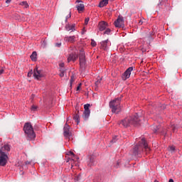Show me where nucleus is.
Returning <instances> with one entry per match:
<instances>
[{"label":"nucleus","mask_w":182,"mask_h":182,"mask_svg":"<svg viewBox=\"0 0 182 182\" xmlns=\"http://www.w3.org/2000/svg\"><path fill=\"white\" fill-rule=\"evenodd\" d=\"M37 56H38V54L36 53V51H33L31 55V60H33V62H36Z\"/></svg>","instance_id":"22"},{"label":"nucleus","mask_w":182,"mask_h":182,"mask_svg":"<svg viewBox=\"0 0 182 182\" xmlns=\"http://www.w3.org/2000/svg\"><path fill=\"white\" fill-rule=\"evenodd\" d=\"M33 77L37 80H39L41 77H43V75L42 74V71L38 70V68H36L33 70Z\"/></svg>","instance_id":"9"},{"label":"nucleus","mask_w":182,"mask_h":182,"mask_svg":"<svg viewBox=\"0 0 182 182\" xmlns=\"http://www.w3.org/2000/svg\"><path fill=\"white\" fill-rule=\"evenodd\" d=\"M36 109H38V106H36V105H33L31 107V110H33V112H35L36 110Z\"/></svg>","instance_id":"32"},{"label":"nucleus","mask_w":182,"mask_h":182,"mask_svg":"<svg viewBox=\"0 0 182 182\" xmlns=\"http://www.w3.org/2000/svg\"><path fill=\"white\" fill-rule=\"evenodd\" d=\"M133 72V67H129L127 70L122 74V80H127Z\"/></svg>","instance_id":"7"},{"label":"nucleus","mask_w":182,"mask_h":182,"mask_svg":"<svg viewBox=\"0 0 182 182\" xmlns=\"http://www.w3.org/2000/svg\"><path fill=\"white\" fill-rule=\"evenodd\" d=\"M111 141L112 143H116V137H114Z\"/></svg>","instance_id":"43"},{"label":"nucleus","mask_w":182,"mask_h":182,"mask_svg":"<svg viewBox=\"0 0 182 182\" xmlns=\"http://www.w3.org/2000/svg\"><path fill=\"white\" fill-rule=\"evenodd\" d=\"M76 2H78V3H79V2H80V1H79V0H77V1H76Z\"/></svg>","instance_id":"48"},{"label":"nucleus","mask_w":182,"mask_h":182,"mask_svg":"<svg viewBox=\"0 0 182 182\" xmlns=\"http://www.w3.org/2000/svg\"><path fill=\"white\" fill-rule=\"evenodd\" d=\"M102 82V78H98L97 80L95 82V85L97 87L99 86V84L101 83Z\"/></svg>","instance_id":"29"},{"label":"nucleus","mask_w":182,"mask_h":182,"mask_svg":"<svg viewBox=\"0 0 182 182\" xmlns=\"http://www.w3.org/2000/svg\"><path fill=\"white\" fill-rule=\"evenodd\" d=\"M110 32H112V30H110V28H107L104 32V35H110Z\"/></svg>","instance_id":"27"},{"label":"nucleus","mask_w":182,"mask_h":182,"mask_svg":"<svg viewBox=\"0 0 182 182\" xmlns=\"http://www.w3.org/2000/svg\"><path fill=\"white\" fill-rule=\"evenodd\" d=\"M114 25L116 28H123L124 26V18H123V16H119Z\"/></svg>","instance_id":"5"},{"label":"nucleus","mask_w":182,"mask_h":182,"mask_svg":"<svg viewBox=\"0 0 182 182\" xmlns=\"http://www.w3.org/2000/svg\"><path fill=\"white\" fill-rule=\"evenodd\" d=\"M11 1H12V0H6V4H10V3H11Z\"/></svg>","instance_id":"44"},{"label":"nucleus","mask_w":182,"mask_h":182,"mask_svg":"<svg viewBox=\"0 0 182 182\" xmlns=\"http://www.w3.org/2000/svg\"><path fill=\"white\" fill-rule=\"evenodd\" d=\"M81 86H82V83H80V84L78 85V86L77 87L76 90H77V91L80 90Z\"/></svg>","instance_id":"36"},{"label":"nucleus","mask_w":182,"mask_h":182,"mask_svg":"<svg viewBox=\"0 0 182 182\" xmlns=\"http://www.w3.org/2000/svg\"><path fill=\"white\" fill-rule=\"evenodd\" d=\"M80 65L85 66L86 65V55L85 54V50L81 49L79 54Z\"/></svg>","instance_id":"4"},{"label":"nucleus","mask_w":182,"mask_h":182,"mask_svg":"<svg viewBox=\"0 0 182 182\" xmlns=\"http://www.w3.org/2000/svg\"><path fill=\"white\" fill-rule=\"evenodd\" d=\"M107 4H109V0H102L100 2L99 6H100V8H103V7L106 6L107 5Z\"/></svg>","instance_id":"20"},{"label":"nucleus","mask_w":182,"mask_h":182,"mask_svg":"<svg viewBox=\"0 0 182 182\" xmlns=\"http://www.w3.org/2000/svg\"><path fill=\"white\" fill-rule=\"evenodd\" d=\"M23 131L27 134V137L30 139V140H33L35 137H36V134H35V132H33V127L31 123L27 122L24 124Z\"/></svg>","instance_id":"3"},{"label":"nucleus","mask_w":182,"mask_h":182,"mask_svg":"<svg viewBox=\"0 0 182 182\" xmlns=\"http://www.w3.org/2000/svg\"><path fill=\"white\" fill-rule=\"evenodd\" d=\"M68 15L65 17V22H68V19L72 17V12L68 11Z\"/></svg>","instance_id":"26"},{"label":"nucleus","mask_w":182,"mask_h":182,"mask_svg":"<svg viewBox=\"0 0 182 182\" xmlns=\"http://www.w3.org/2000/svg\"><path fill=\"white\" fill-rule=\"evenodd\" d=\"M19 5H21V6H23L24 8L29 7V4H28V2H26V1H22L19 4Z\"/></svg>","instance_id":"25"},{"label":"nucleus","mask_w":182,"mask_h":182,"mask_svg":"<svg viewBox=\"0 0 182 182\" xmlns=\"http://www.w3.org/2000/svg\"><path fill=\"white\" fill-rule=\"evenodd\" d=\"M77 59V54L71 53L68 55V62H75Z\"/></svg>","instance_id":"14"},{"label":"nucleus","mask_w":182,"mask_h":182,"mask_svg":"<svg viewBox=\"0 0 182 182\" xmlns=\"http://www.w3.org/2000/svg\"><path fill=\"white\" fill-rule=\"evenodd\" d=\"M140 144H142V147H144L145 153L149 154V153H150V147H149V144H147V142L144 138H142V139L140 141Z\"/></svg>","instance_id":"8"},{"label":"nucleus","mask_w":182,"mask_h":182,"mask_svg":"<svg viewBox=\"0 0 182 182\" xmlns=\"http://www.w3.org/2000/svg\"><path fill=\"white\" fill-rule=\"evenodd\" d=\"M62 46V43H55V46H57V48H60V46Z\"/></svg>","instance_id":"40"},{"label":"nucleus","mask_w":182,"mask_h":182,"mask_svg":"<svg viewBox=\"0 0 182 182\" xmlns=\"http://www.w3.org/2000/svg\"><path fill=\"white\" fill-rule=\"evenodd\" d=\"M0 151L1 153H5L6 154V153H8L9 151H11V146L8 144H5L4 146H2L0 149Z\"/></svg>","instance_id":"12"},{"label":"nucleus","mask_w":182,"mask_h":182,"mask_svg":"<svg viewBox=\"0 0 182 182\" xmlns=\"http://www.w3.org/2000/svg\"><path fill=\"white\" fill-rule=\"evenodd\" d=\"M71 154L74 155L73 152H72Z\"/></svg>","instance_id":"50"},{"label":"nucleus","mask_w":182,"mask_h":182,"mask_svg":"<svg viewBox=\"0 0 182 182\" xmlns=\"http://www.w3.org/2000/svg\"><path fill=\"white\" fill-rule=\"evenodd\" d=\"M168 182H174V180H173V179H169Z\"/></svg>","instance_id":"45"},{"label":"nucleus","mask_w":182,"mask_h":182,"mask_svg":"<svg viewBox=\"0 0 182 182\" xmlns=\"http://www.w3.org/2000/svg\"><path fill=\"white\" fill-rule=\"evenodd\" d=\"M109 40H106L104 41H102L100 43L101 45V49H103L104 50H106L107 49V42Z\"/></svg>","instance_id":"19"},{"label":"nucleus","mask_w":182,"mask_h":182,"mask_svg":"<svg viewBox=\"0 0 182 182\" xmlns=\"http://www.w3.org/2000/svg\"><path fill=\"white\" fill-rule=\"evenodd\" d=\"M75 82V77L73 76H71V78L70 80V85H72V83Z\"/></svg>","instance_id":"33"},{"label":"nucleus","mask_w":182,"mask_h":182,"mask_svg":"<svg viewBox=\"0 0 182 182\" xmlns=\"http://www.w3.org/2000/svg\"><path fill=\"white\" fill-rule=\"evenodd\" d=\"M122 96L120 97L115 98L109 102V107L112 109V113H120L122 108L120 107V102H122Z\"/></svg>","instance_id":"2"},{"label":"nucleus","mask_w":182,"mask_h":182,"mask_svg":"<svg viewBox=\"0 0 182 182\" xmlns=\"http://www.w3.org/2000/svg\"><path fill=\"white\" fill-rule=\"evenodd\" d=\"M119 124H122L123 127H129L130 126H139L140 124V119H139V115L137 114L132 117H128L122 119Z\"/></svg>","instance_id":"1"},{"label":"nucleus","mask_w":182,"mask_h":182,"mask_svg":"<svg viewBox=\"0 0 182 182\" xmlns=\"http://www.w3.org/2000/svg\"><path fill=\"white\" fill-rule=\"evenodd\" d=\"M59 66H60V68H63L65 67V63H61L59 64Z\"/></svg>","instance_id":"38"},{"label":"nucleus","mask_w":182,"mask_h":182,"mask_svg":"<svg viewBox=\"0 0 182 182\" xmlns=\"http://www.w3.org/2000/svg\"><path fill=\"white\" fill-rule=\"evenodd\" d=\"M82 177V174H78L75 178V181H80V178Z\"/></svg>","instance_id":"28"},{"label":"nucleus","mask_w":182,"mask_h":182,"mask_svg":"<svg viewBox=\"0 0 182 182\" xmlns=\"http://www.w3.org/2000/svg\"><path fill=\"white\" fill-rule=\"evenodd\" d=\"M69 129H70V127L68 124H65V127H64V136L68 139L69 140H70V136H72V133H70V132L69 131Z\"/></svg>","instance_id":"10"},{"label":"nucleus","mask_w":182,"mask_h":182,"mask_svg":"<svg viewBox=\"0 0 182 182\" xmlns=\"http://www.w3.org/2000/svg\"><path fill=\"white\" fill-rule=\"evenodd\" d=\"M168 151H170V153H176V146H171L168 148Z\"/></svg>","instance_id":"24"},{"label":"nucleus","mask_w":182,"mask_h":182,"mask_svg":"<svg viewBox=\"0 0 182 182\" xmlns=\"http://www.w3.org/2000/svg\"><path fill=\"white\" fill-rule=\"evenodd\" d=\"M107 28V23L105 22V21H101L99 23V30L101 31H105V29H106Z\"/></svg>","instance_id":"15"},{"label":"nucleus","mask_w":182,"mask_h":182,"mask_svg":"<svg viewBox=\"0 0 182 182\" xmlns=\"http://www.w3.org/2000/svg\"><path fill=\"white\" fill-rule=\"evenodd\" d=\"M143 150V145L141 144H139L138 145H136L133 149V154L134 156H137L139 153H140Z\"/></svg>","instance_id":"11"},{"label":"nucleus","mask_w":182,"mask_h":182,"mask_svg":"<svg viewBox=\"0 0 182 182\" xmlns=\"http://www.w3.org/2000/svg\"><path fill=\"white\" fill-rule=\"evenodd\" d=\"M113 1H114V0H111L112 2H113Z\"/></svg>","instance_id":"51"},{"label":"nucleus","mask_w":182,"mask_h":182,"mask_svg":"<svg viewBox=\"0 0 182 182\" xmlns=\"http://www.w3.org/2000/svg\"><path fill=\"white\" fill-rule=\"evenodd\" d=\"M73 119L76 122L77 124H79V123H80V117L79 116V110L75 112Z\"/></svg>","instance_id":"18"},{"label":"nucleus","mask_w":182,"mask_h":182,"mask_svg":"<svg viewBox=\"0 0 182 182\" xmlns=\"http://www.w3.org/2000/svg\"><path fill=\"white\" fill-rule=\"evenodd\" d=\"M171 129H172L173 132H176V129H177V127L175 126V125H172V126H171Z\"/></svg>","instance_id":"35"},{"label":"nucleus","mask_w":182,"mask_h":182,"mask_svg":"<svg viewBox=\"0 0 182 182\" xmlns=\"http://www.w3.org/2000/svg\"><path fill=\"white\" fill-rule=\"evenodd\" d=\"M143 22H141V21H139V25H142Z\"/></svg>","instance_id":"46"},{"label":"nucleus","mask_w":182,"mask_h":182,"mask_svg":"<svg viewBox=\"0 0 182 182\" xmlns=\"http://www.w3.org/2000/svg\"><path fill=\"white\" fill-rule=\"evenodd\" d=\"M87 23H89V18H87L85 20V25H87Z\"/></svg>","instance_id":"37"},{"label":"nucleus","mask_w":182,"mask_h":182,"mask_svg":"<svg viewBox=\"0 0 182 182\" xmlns=\"http://www.w3.org/2000/svg\"><path fill=\"white\" fill-rule=\"evenodd\" d=\"M75 26L76 25L75 23H73V24H67L65 26V29H66V31H68V32H70V31H71V32H73L74 31H75Z\"/></svg>","instance_id":"16"},{"label":"nucleus","mask_w":182,"mask_h":182,"mask_svg":"<svg viewBox=\"0 0 182 182\" xmlns=\"http://www.w3.org/2000/svg\"><path fill=\"white\" fill-rule=\"evenodd\" d=\"M151 129H152L154 133H157L159 129H160V126L154 125L151 127Z\"/></svg>","instance_id":"23"},{"label":"nucleus","mask_w":182,"mask_h":182,"mask_svg":"<svg viewBox=\"0 0 182 182\" xmlns=\"http://www.w3.org/2000/svg\"><path fill=\"white\" fill-rule=\"evenodd\" d=\"M1 43H2V41H0V45H1Z\"/></svg>","instance_id":"49"},{"label":"nucleus","mask_w":182,"mask_h":182,"mask_svg":"<svg viewBox=\"0 0 182 182\" xmlns=\"http://www.w3.org/2000/svg\"><path fill=\"white\" fill-rule=\"evenodd\" d=\"M5 72V69H4V68H1V70H0V75H3V73Z\"/></svg>","instance_id":"39"},{"label":"nucleus","mask_w":182,"mask_h":182,"mask_svg":"<svg viewBox=\"0 0 182 182\" xmlns=\"http://www.w3.org/2000/svg\"><path fill=\"white\" fill-rule=\"evenodd\" d=\"M33 97H35V95H33L31 99L33 100Z\"/></svg>","instance_id":"47"},{"label":"nucleus","mask_w":182,"mask_h":182,"mask_svg":"<svg viewBox=\"0 0 182 182\" xmlns=\"http://www.w3.org/2000/svg\"><path fill=\"white\" fill-rule=\"evenodd\" d=\"M65 76V73H60V77H63Z\"/></svg>","instance_id":"42"},{"label":"nucleus","mask_w":182,"mask_h":182,"mask_svg":"<svg viewBox=\"0 0 182 182\" xmlns=\"http://www.w3.org/2000/svg\"><path fill=\"white\" fill-rule=\"evenodd\" d=\"M8 155L5 152L0 151V166H6Z\"/></svg>","instance_id":"6"},{"label":"nucleus","mask_w":182,"mask_h":182,"mask_svg":"<svg viewBox=\"0 0 182 182\" xmlns=\"http://www.w3.org/2000/svg\"><path fill=\"white\" fill-rule=\"evenodd\" d=\"M76 40V36H65L64 38V41L65 42H70V43H75Z\"/></svg>","instance_id":"13"},{"label":"nucleus","mask_w":182,"mask_h":182,"mask_svg":"<svg viewBox=\"0 0 182 182\" xmlns=\"http://www.w3.org/2000/svg\"><path fill=\"white\" fill-rule=\"evenodd\" d=\"M90 107V104H86L84 105L85 110H90V109H89Z\"/></svg>","instance_id":"30"},{"label":"nucleus","mask_w":182,"mask_h":182,"mask_svg":"<svg viewBox=\"0 0 182 182\" xmlns=\"http://www.w3.org/2000/svg\"><path fill=\"white\" fill-rule=\"evenodd\" d=\"M81 3L78 4L76 6V8L79 12V14H80V12H82V11H85V4H83V3L82 1H80Z\"/></svg>","instance_id":"17"},{"label":"nucleus","mask_w":182,"mask_h":182,"mask_svg":"<svg viewBox=\"0 0 182 182\" xmlns=\"http://www.w3.org/2000/svg\"><path fill=\"white\" fill-rule=\"evenodd\" d=\"M65 70H65V68H60V72H61V73H65Z\"/></svg>","instance_id":"41"},{"label":"nucleus","mask_w":182,"mask_h":182,"mask_svg":"<svg viewBox=\"0 0 182 182\" xmlns=\"http://www.w3.org/2000/svg\"><path fill=\"white\" fill-rule=\"evenodd\" d=\"M32 75H33V71L32 70H31L28 73V77H31V76H32Z\"/></svg>","instance_id":"31"},{"label":"nucleus","mask_w":182,"mask_h":182,"mask_svg":"<svg viewBox=\"0 0 182 182\" xmlns=\"http://www.w3.org/2000/svg\"><path fill=\"white\" fill-rule=\"evenodd\" d=\"M91 45L93 47L96 46V41H95V40H92L91 41Z\"/></svg>","instance_id":"34"},{"label":"nucleus","mask_w":182,"mask_h":182,"mask_svg":"<svg viewBox=\"0 0 182 182\" xmlns=\"http://www.w3.org/2000/svg\"><path fill=\"white\" fill-rule=\"evenodd\" d=\"M83 114L85 120H87V119H89V116H90V110H85Z\"/></svg>","instance_id":"21"}]
</instances>
